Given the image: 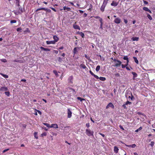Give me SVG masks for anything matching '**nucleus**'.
Segmentation results:
<instances>
[{
    "instance_id": "5",
    "label": "nucleus",
    "mask_w": 155,
    "mask_h": 155,
    "mask_svg": "<svg viewBox=\"0 0 155 155\" xmlns=\"http://www.w3.org/2000/svg\"><path fill=\"white\" fill-rule=\"evenodd\" d=\"M132 103L131 102H130L128 101H126L124 104L122 105V107L124 109H127V106L129 104L130 105Z\"/></svg>"
},
{
    "instance_id": "64",
    "label": "nucleus",
    "mask_w": 155,
    "mask_h": 155,
    "mask_svg": "<svg viewBox=\"0 0 155 155\" xmlns=\"http://www.w3.org/2000/svg\"><path fill=\"white\" fill-rule=\"evenodd\" d=\"M87 14L86 13H84L83 15V16L84 17H87Z\"/></svg>"
},
{
    "instance_id": "15",
    "label": "nucleus",
    "mask_w": 155,
    "mask_h": 155,
    "mask_svg": "<svg viewBox=\"0 0 155 155\" xmlns=\"http://www.w3.org/2000/svg\"><path fill=\"white\" fill-rule=\"evenodd\" d=\"M106 6V5L102 4V5L101 6V7L100 8V10L102 12H103L104 11V8H105Z\"/></svg>"
},
{
    "instance_id": "48",
    "label": "nucleus",
    "mask_w": 155,
    "mask_h": 155,
    "mask_svg": "<svg viewBox=\"0 0 155 155\" xmlns=\"http://www.w3.org/2000/svg\"><path fill=\"white\" fill-rule=\"evenodd\" d=\"M35 110L37 111V112H38L40 115L41 114V112L40 110L36 109H35Z\"/></svg>"
},
{
    "instance_id": "20",
    "label": "nucleus",
    "mask_w": 155,
    "mask_h": 155,
    "mask_svg": "<svg viewBox=\"0 0 155 155\" xmlns=\"http://www.w3.org/2000/svg\"><path fill=\"white\" fill-rule=\"evenodd\" d=\"M132 74L133 75V79L134 80L135 78L137 77V74L136 73H135V72H132Z\"/></svg>"
},
{
    "instance_id": "24",
    "label": "nucleus",
    "mask_w": 155,
    "mask_h": 155,
    "mask_svg": "<svg viewBox=\"0 0 155 155\" xmlns=\"http://www.w3.org/2000/svg\"><path fill=\"white\" fill-rule=\"evenodd\" d=\"M139 38L137 37H133L131 38L133 41H138L139 40Z\"/></svg>"
},
{
    "instance_id": "7",
    "label": "nucleus",
    "mask_w": 155,
    "mask_h": 155,
    "mask_svg": "<svg viewBox=\"0 0 155 155\" xmlns=\"http://www.w3.org/2000/svg\"><path fill=\"white\" fill-rule=\"evenodd\" d=\"M109 107L112 108V109H114V106L113 104L112 103H109L106 107V109H107Z\"/></svg>"
},
{
    "instance_id": "62",
    "label": "nucleus",
    "mask_w": 155,
    "mask_h": 155,
    "mask_svg": "<svg viewBox=\"0 0 155 155\" xmlns=\"http://www.w3.org/2000/svg\"><path fill=\"white\" fill-rule=\"evenodd\" d=\"M8 150H9L8 149H5L3 151V152L5 153V152H6Z\"/></svg>"
},
{
    "instance_id": "21",
    "label": "nucleus",
    "mask_w": 155,
    "mask_h": 155,
    "mask_svg": "<svg viewBox=\"0 0 155 155\" xmlns=\"http://www.w3.org/2000/svg\"><path fill=\"white\" fill-rule=\"evenodd\" d=\"M40 49H41V50H43L44 51H50V50L48 48H45L43 47H41L40 48Z\"/></svg>"
},
{
    "instance_id": "61",
    "label": "nucleus",
    "mask_w": 155,
    "mask_h": 155,
    "mask_svg": "<svg viewBox=\"0 0 155 155\" xmlns=\"http://www.w3.org/2000/svg\"><path fill=\"white\" fill-rule=\"evenodd\" d=\"M143 2L144 3L146 4V5H147L148 4V2L146 1H143Z\"/></svg>"
},
{
    "instance_id": "37",
    "label": "nucleus",
    "mask_w": 155,
    "mask_h": 155,
    "mask_svg": "<svg viewBox=\"0 0 155 155\" xmlns=\"http://www.w3.org/2000/svg\"><path fill=\"white\" fill-rule=\"evenodd\" d=\"M44 9H45V8H38L35 11V12H37L39 10H45Z\"/></svg>"
},
{
    "instance_id": "36",
    "label": "nucleus",
    "mask_w": 155,
    "mask_h": 155,
    "mask_svg": "<svg viewBox=\"0 0 155 155\" xmlns=\"http://www.w3.org/2000/svg\"><path fill=\"white\" fill-rule=\"evenodd\" d=\"M142 128L141 127H140L138 129H137L136 130H135V132H137L141 130L142 129Z\"/></svg>"
},
{
    "instance_id": "29",
    "label": "nucleus",
    "mask_w": 155,
    "mask_h": 155,
    "mask_svg": "<svg viewBox=\"0 0 155 155\" xmlns=\"http://www.w3.org/2000/svg\"><path fill=\"white\" fill-rule=\"evenodd\" d=\"M109 0H104L103 4L106 5L107 4L108 2V1Z\"/></svg>"
},
{
    "instance_id": "19",
    "label": "nucleus",
    "mask_w": 155,
    "mask_h": 155,
    "mask_svg": "<svg viewBox=\"0 0 155 155\" xmlns=\"http://www.w3.org/2000/svg\"><path fill=\"white\" fill-rule=\"evenodd\" d=\"M119 149L117 147L114 146V152L116 153H117Z\"/></svg>"
},
{
    "instance_id": "38",
    "label": "nucleus",
    "mask_w": 155,
    "mask_h": 155,
    "mask_svg": "<svg viewBox=\"0 0 155 155\" xmlns=\"http://www.w3.org/2000/svg\"><path fill=\"white\" fill-rule=\"evenodd\" d=\"M96 19H99V21H100V19H102V18H101L99 16H95L94 17Z\"/></svg>"
},
{
    "instance_id": "23",
    "label": "nucleus",
    "mask_w": 155,
    "mask_h": 155,
    "mask_svg": "<svg viewBox=\"0 0 155 155\" xmlns=\"http://www.w3.org/2000/svg\"><path fill=\"white\" fill-rule=\"evenodd\" d=\"M78 34L80 35L82 38H84V34L82 32H78Z\"/></svg>"
},
{
    "instance_id": "10",
    "label": "nucleus",
    "mask_w": 155,
    "mask_h": 155,
    "mask_svg": "<svg viewBox=\"0 0 155 155\" xmlns=\"http://www.w3.org/2000/svg\"><path fill=\"white\" fill-rule=\"evenodd\" d=\"M72 116V112L69 109H68V117L70 118Z\"/></svg>"
},
{
    "instance_id": "57",
    "label": "nucleus",
    "mask_w": 155,
    "mask_h": 155,
    "mask_svg": "<svg viewBox=\"0 0 155 155\" xmlns=\"http://www.w3.org/2000/svg\"><path fill=\"white\" fill-rule=\"evenodd\" d=\"M119 127L122 130H124V128L121 125H120L119 126Z\"/></svg>"
},
{
    "instance_id": "30",
    "label": "nucleus",
    "mask_w": 155,
    "mask_h": 155,
    "mask_svg": "<svg viewBox=\"0 0 155 155\" xmlns=\"http://www.w3.org/2000/svg\"><path fill=\"white\" fill-rule=\"evenodd\" d=\"M53 72L55 74L56 77H58L59 76V75L58 74L56 71L54 70L53 71Z\"/></svg>"
},
{
    "instance_id": "8",
    "label": "nucleus",
    "mask_w": 155,
    "mask_h": 155,
    "mask_svg": "<svg viewBox=\"0 0 155 155\" xmlns=\"http://www.w3.org/2000/svg\"><path fill=\"white\" fill-rule=\"evenodd\" d=\"M114 22L116 24H120L121 22V20L120 18L118 17L114 19Z\"/></svg>"
},
{
    "instance_id": "46",
    "label": "nucleus",
    "mask_w": 155,
    "mask_h": 155,
    "mask_svg": "<svg viewBox=\"0 0 155 155\" xmlns=\"http://www.w3.org/2000/svg\"><path fill=\"white\" fill-rule=\"evenodd\" d=\"M16 22V21L15 20H11L10 21L11 23H14Z\"/></svg>"
},
{
    "instance_id": "1",
    "label": "nucleus",
    "mask_w": 155,
    "mask_h": 155,
    "mask_svg": "<svg viewBox=\"0 0 155 155\" xmlns=\"http://www.w3.org/2000/svg\"><path fill=\"white\" fill-rule=\"evenodd\" d=\"M89 72L96 79H99L101 81H104L106 80V78L105 77H100L99 78L97 75L94 74L93 73L91 70Z\"/></svg>"
},
{
    "instance_id": "2",
    "label": "nucleus",
    "mask_w": 155,
    "mask_h": 155,
    "mask_svg": "<svg viewBox=\"0 0 155 155\" xmlns=\"http://www.w3.org/2000/svg\"><path fill=\"white\" fill-rule=\"evenodd\" d=\"M114 61L115 62V65L114 66L116 67H118L120 66L121 64V62L119 60L116 59H114Z\"/></svg>"
},
{
    "instance_id": "58",
    "label": "nucleus",
    "mask_w": 155,
    "mask_h": 155,
    "mask_svg": "<svg viewBox=\"0 0 155 155\" xmlns=\"http://www.w3.org/2000/svg\"><path fill=\"white\" fill-rule=\"evenodd\" d=\"M27 31L28 32H30V31L29 30V28H26V31Z\"/></svg>"
},
{
    "instance_id": "41",
    "label": "nucleus",
    "mask_w": 155,
    "mask_h": 155,
    "mask_svg": "<svg viewBox=\"0 0 155 155\" xmlns=\"http://www.w3.org/2000/svg\"><path fill=\"white\" fill-rule=\"evenodd\" d=\"M44 124L47 127L50 128L51 126L49 124L47 123H44Z\"/></svg>"
},
{
    "instance_id": "55",
    "label": "nucleus",
    "mask_w": 155,
    "mask_h": 155,
    "mask_svg": "<svg viewBox=\"0 0 155 155\" xmlns=\"http://www.w3.org/2000/svg\"><path fill=\"white\" fill-rule=\"evenodd\" d=\"M50 8L55 12H56L57 11L56 10L53 8L50 7Z\"/></svg>"
},
{
    "instance_id": "18",
    "label": "nucleus",
    "mask_w": 155,
    "mask_h": 155,
    "mask_svg": "<svg viewBox=\"0 0 155 155\" xmlns=\"http://www.w3.org/2000/svg\"><path fill=\"white\" fill-rule=\"evenodd\" d=\"M46 43L47 45H49L50 44H55V41H47L46 42Z\"/></svg>"
},
{
    "instance_id": "31",
    "label": "nucleus",
    "mask_w": 155,
    "mask_h": 155,
    "mask_svg": "<svg viewBox=\"0 0 155 155\" xmlns=\"http://www.w3.org/2000/svg\"><path fill=\"white\" fill-rule=\"evenodd\" d=\"M99 21L101 23L100 26H103V25L104 24L103 22V19H100Z\"/></svg>"
},
{
    "instance_id": "12",
    "label": "nucleus",
    "mask_w": 155,
    "mask_h": 155,
    "mask_svg": "<svg viewBox=\"0 0 155 155\" xmlns=\"http://www.w3.org/2000/svg\"><path fill=\"white\" fill-rule=\"evenodd\" d=\"M143 9L146 11H147L148 12H149L150 13H152L151 11L148 9V8L147 7H144L143 8Z\"/></svg>"
},
{
    "instance_id": "42",
    "label": "nucleus",
    "mask_w": 155,
    "mask_h": 155,
    "mask_svg": "<svg viewBox=\"0 0 155 155\" xmlns=\"http://www.w3.org/2000/svg\"><path fill=\"white\" fill-rule=\"evenodd\" d=\"M45 10H44V11H46L47 12H51V10L50 9L46 8H45Z\"/></svg>"
},
{
    "instance_id": "4",
    "label": "nucleus",
    "mask_w": 155,
    "mask_h": 155,
    "mask_svg": "<svg viewBox=\"0 0 155 155\" xmlns=\"http://www.w3.org/2000/svg\"><path fill=\"white\" fill-rule=\"evenodd\" d=\"M18 11L14 12V13L15 15H18L23 12V9L21 6L18 7Z\"/></svg>"
},
{
    "instance_id": "25",
    "label": "nucleus",
    "mask_w": 155,
    "mask_h": 155,
    "mask_svg": "<svg viewBox=\"0 0 155 155\" xmlns=\"http://www.w3.org/2000/svg\"><path fill=\"white\" fill-rule=\"evenodd\" d=\"M123 59L124 60H126L127 62H129V61L127 56H124L123 58Z\"/></svg>"
},
{
    "instance_id": "56",
    "label": "nucleus",
    "mask_w": 155,
    "mask_h": 155,
    "mask_svg": "<svg viewBox=\"0 0 155 155\" xmlns=\"http://www.w3.org/2000/svg\"><path fill=\"white\" fill-rule=\"evenodd\" d=\"M131 97H130V96H129L128 97L129 98H130L131 100H133V95H132V94L131 93Z\"/></svg>"
},
{
    "instance_id": "6",
    "label": "nucleus",
    "mask_w": 155,
    "mask_h": 155,
    "mask_svg": "<svg viewBox=\"0 0 155 155\" xmlns=\"http://www.w3.org/2000/svg\"><path fill=\"white\" fill-rule=\"evenodd\" d=\"M73 77L72 76L69 77L68 79V82L69 84H72L73 83Z\"/></svg>"
},
{
    "instance_id": "35",
    "label": "nucleus",
    "mask_w": 155,
    "mask_h": 155,
    "mask_svg": "<svg viewBox=\"0 0 155 155\" xmlns=\"http://www.w3.org/2000/svg\"><path fill=\"white\" fill-rule=\"evenodd\" d=\"M77 52V49L76 48H74L73 50V53L74 55Z\"/></svg>"
},
{
    "instance_id": "26",
    "label": "nucleus",
    "mask_w": 155,
    "mask_h": 155,
    "mask_svg": "<svg viewBox=\"0 0 155 155\" xmlns=\"http://www.w3.org/2000/svg\"><path fill=\"white\" fill-rule=\"evenodd\" d=\"M0 74L2 75V76H3L5 78H8V75L4 74L2 73H0Z\"/></svg>"
},
{
    "instance_id": "45",
    "label": "nucleus",
    "mask_w": 155,
    "mask_h": 155,
    "mask_svg": "<svg viewBox=\"0 0 155 155\" xmlns=\"http://www.w3.org/2000/svg\"><path fill=\"white\" fill-rule=\"evenodd\" d=\"M150 145L152 147H153L154 145V142L153 141H151V143L150 144Z\"/></svg>"
},
{
    "instance_id": "28",
    "label": "nucleus",
    "mask_w": 155,
    "mask_h": 155,
    "mask_svg": "<svg viewBox=\"0 0 155 155\" xmlns=\"http://www.w3.org/2000/svg\"><path fill=\"white\" fill-rule=\"evenodd\" d=\"M34 135L36 139H38V134H37V132H34Z\"/></svg>"
},
{
    "instance_id": "27",
    "label": "nucleus",
    "mask_w": 155,
    "mask_h": 155,
    "mask_svg": "<svg viewBox=\"0 0 155 155\" xmlns=\"http://www.w3.org/2000/svg\"><path fill=\"white\" fill-rule=\"evenodd\" d=\"M133 58L134 60V61L137 64H139V61L137 59V58L136 57H134Z\"/></svg>"
},
{
    "instance_id": "9",
    "label": "nucleus",
    "mask_w": 155,
    "mask_h": 155,
    "mask_svg": "<svg viewBox=\"0 0 155 155\" xmlns=\"http://www.w3.org/2000/svg\"><path fill=\"white\" fill-rule=\"evenodd\" d=\"M118 3H119L118 2H117L114 1H113L110 4V5L111 6L116 7L118 5Z\"/></svg>"
},
{
    "instance_id": "59",
    "label": "nucleus",
    "mask_w": 155,
    "mask_h": 155,
    "mask_svg": "<svg viewBox=\"0 0 155 155\" xmlns=\"http://www.w3.org/2000/svg\"><path fill=\"white\" fill-rule=\"evenodd\" d=\"M99 134L101 135L103 137H105V135L104 134H103L101 133H99Z\"/></svg>"
},
{
    "instance_id": "3",
    "label": "nucleus",
    "mask_w": 155,
    "mask_h": 155,
    "mask_svg": "<svg viewBox=\"0 0 155 155\" xmlns=\"http://www.w3.org/2000/svg\"><path fill=\"white\" fill-rule=\"evenodd\" d=\"M94 131L91 130L86 129V134L89 137L91 136H94Z\"/></svg>"
},
{
    "instance_id": "54",
    "label": "nucleus",
    "mask_w": 155,
    "mask_h": 155,
    "mask_svg": "<svg viewBox=\"0 0 155 155\" xmlns=\"http://www.w3.org/2000/svg\"><path fill=\"white\" fill-rule=\"evenodd\" d=\"M2 61L4 62H7V60L6 59H2Z\"/></svg>"
},
{
    "instance_id": "60",
    "label": "nucleus",
    "mask_w": 155,
    "mask_h": 155,
    "mask_svg": "<svg viewBox=\"0 0 155 155\" xmlns=\"http://www.w3.org/2000/svg\"><path fill=\"white\" fill-rule=\"evenodd\" d=\"M46 133H43V134H41V135H42V136H46Z\"/></svg>"
},
{
    "instance_id": "33",
    "label": "nucleus",
    "mask_w": 155,
    "mask_h": 155,
    "mask_svg": "<svg viewBox=\"0 0 155 155\" xmlns=\"http://www.w3.org/2000/svg\"><path fill=\"white\" fill-rule=\"evenodd\" d=\"M100 65H97L96 68V71L97 72H98L100 70Z\"/></svg>"
},
{
    "instance_id": "32",
    "label": "nucleus",
    "mask_w": 155,
    "mask_h": 155,
    "mask_svg": "<svg viewBox=\"0 0 155 155\" xmlns=\"http://www.w3.org/2000/svg\"><path fill=\"white\" fill-rule=\"evenodd\" d=\"M99 21L101 23L100 26H103V25L104 24L103 22V19H100Z\"/></svg>"
},
{
    "instance_id": "44",
    "label": "nucleus",
    "mask_w": 155,
    "mask_h": 155,
    "mask_svg": "<svg viewBox=\"0 0 155 155\" xmlns=\"http://www.w3.org/2000/svg\"><path fill=\"white\" fill-rule=\"evenodd\" d=\"M85 57L88 60H89L90 59V57L89 56H88L86 54L84 55Z\"/></svg>"
},
{
    "instance_id": "63",
    "label": "nucleus",
    "mask_w": 155,
    "mask_h": 155,
    "mask_svg": "<svg viewBox=\"0 0 155 155\" xmlns=\"http://www.w3.org/2000/svg\"><path fill=\"white\" fill-rule=\"evenodd\" d=\"M137 114L139 115L142 114V113L140 112H137Z\"/></svg>"
},
{
    "instance_id": "16",
    "label": "nucleus",
    "mask_w": 155,
    "mask_h": 155,
    "mask_svg": "<svg viewBox=\"0 0 155 155\" xmlns=\"http://www.w3.org/2000/svg\"><path fill=\"white\" fill-rule=\"evenodd\" d=\"M8 90V88L5 87H2L0 88V91H7Z\"/></svg>"
},
{
    "instance_id": "14",
    "label": "nucleus",
    "mask_w": 155,
    "mask_h": 155,
    "mask_svg": "<svg viewBox=\"0 0 155 155\" xmlns=\"http://www.w3.org/2000/svg\"><path fill=\"white\" fill-rule=\"evenodd\" d=\"M53 39H54V41H55V43L57 42L59 40L58 38L56 35H54L53 37Z\"/></svg>"
},
{
    "instance_id": "50",
    "label": "nucleus",
    "mask_w": 155,
    "mask_h": 155,
    "mask_svg": "<svg viewBox=\"0 0 155 155\" xmlns=\"http://www.w3.org/2000/svg\"><path fill=\"white\" fill-rule=\"evenodd\" d=\"M121 65L122 68H126V67L125 64H121Z\"/></svg>"
},
{
    "instance_id": "17",
    "label": "nucleus",
    "mask_w": 155,
    "mask_h": 155,
    "mask_svg": "<svg viewBox=\"0 0 155 155\" xmlns=\"http://www.w3.org/2000/svg\"><path fill=\"white\" fill-rule=\"evenodd\" d=\"M80 67L81 68L83 69H86V68L87 69V67L85 66V65L84 64H81L80 66Z\"/></svg>"
},
{
    "instance_id": "53",
    "label": "nucleus",
    "mask_w": 155,
    "mask_h": 155,
    "mask_svg": "<svg viewBox=\"0 0 155 155\" xmlns=\"http://www.w3.org/2000/svg\"><path fill=\"white\" fill-rule=\"evenodd\" d=\"M22 30V28H19L17 29V31H19L21 30Z\"/></svg>"
},
{
    "instance_id": "13",
    "label": "nucleus",
    "mask_w": 155,
    "mask_h": 155,
    "mask_svg": "<svg viewBox=\"0 0 155 155\" xmlns=\"http://www.w3.org/2000/svg\"><path fill=\"white\" fill-rule=\"evenodd\" d=\"M73 27L75 29L80 30V27L78 25L74 24L73 25Z\"/></svg>"
},
{
    "instance_id": "52",
    "label": "nucleus",
    "mask_w": 155,
    "mask_h": 155,
    "mask_svg": "<svg viewBox=\"0 0 155 155\" xmlns=\"http://www.w3.org/2000/svg\"><path fill=\"white\" fill-rule=\"evenodd\" d=\"M16 4L18 5V7L20 6V4H19V2H16Z\"/></svg>"
},
{
    "instance_id": "47",
    "label": "nucleus",
    "mask_w": 155,
    "mask_h": 155,
    "mask_svg": "<svg viewBox=\"0 0 155 155\" xmlns=\"http://www.w3.org/2000/svg\"><path fill=\"white\" fill-rule=\"evenodd\" d=\"M114 75L115 76L117 77H119L120 76V74L119 73H116L114 74Z\"/></svg>"
},
{
    "instance_id": "11",
    "label": "nucleus",
    "mask_w": 155,
    "mask_h": 155,
    "mask_svg": "<svg viewBox=\"0 0 155 155\" xmlns=\"http://www.w3.org/2000/svg\"><path fill=\"white\" fill-rule=\"evenodd\" d=\"M52 127H53V128H58V125L57 124H52L51 125L50 128H52Z\"/></svg>"
},
{
    "instance_id": "34",
    "label": "nucleus",
    "mask_w": 155,
    "mask_h": 155,
    "mask_svg": "<svg viewBox=\"0 0 155 155\" xmlns=\"http://www.w3.org/2000/svg\"><path fill=\"white\" fill-rule=\"evenodd\" d=\"M127 146L129 147H131L132 148H134L136 147V145L135 144H133L129 145Z\"/></svg>"
},
{
    "instance_id": "40",
    "label": "nucleus",
    "mask_w": 155,
    "mask_h": 155,
    "mask_svg": "<svg viewBox=\"0 0 155 155\" xmlns=\"http://www.w3.org/2000/svg\"><path fill=\"white\" fill-rule=\"evenodd\" d=\"M77 99L79 100H80L81 101H82L84 100L85 99L84 98H82L80 97H77Z\"/></svg>"
},
{
    "instance_id": "43",
    "label": "nucleus",
    "mask_w": 155,
    "mask_h": 155,
    "mask_svg": "<svg viewBox=\"0 0 155 155\" xmlns=\"http://www.w3.org/2000/svg\"><path fill=\"white\" fill-rule=\"evenodd\" d=\"M5 94L6 95L9 96L10 95V92L9 91L5 92Z\"/></svg>"
},
{
    "instance_id": "22",
    "label": "nucleus",
    "mask_w": 155,
    "mask_h": 155,
    "mask_svg": "<svg viewBox=\"0 0 155 155\" xmlns=\"http://www.w3.org/2000/svg\"><path fill=\"white\" fill-rule=\"evenodd\" d=\"M63 9L64 10H66L67 11H70L71 8L69 7H66L65 6L63 7Z\"/></svg>"
},
{
    "instance_id": "51",
    "label": "nucleus",
    "mask_w": 155,
    "mask_h": 155,
    "mask_svg": "<svg viewBox=\"0 0 155 155\" xmlns=\"http://www.w3.org/2000/svg\"><path fill=\"white\" fill-rule=\"evenodd\" d=\"M124 22L125 23V24H126L127 23L128 21H127V20L125 19H124Z\"/></svg>"
},
{
    "instance_id": "39",
    "label": "nucleus",
    "mask_w": 155,
    "mask_h": 155,
    "mask_svg": "<svg viewBox=\"0 0 155 155\" xmlns=\"http://www.w3.org/2000/svg\"><path fill=\"white\" fill-rule=\"evenodd\" d=\"M147 17L150 20H152V18L151 16H150V15L149 14H147Z\"/></svg>"
},
{
    "instance_id": "49",
    "label": "nucleus",
    "mask_w": 155,
    "mask_h": 155,
    "mask_svg": "<svg viewBox=\"0 0 155 155\" xmlns=\"http://www.w3.org/2000/svg\"><path fill=\"white\" fill-rule=\"evenodd\" d=\"M58 61L60 62H61L62 60V58L60 57H58Z\"/></svg>"
}]
</instances>
